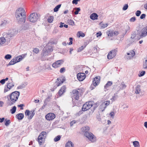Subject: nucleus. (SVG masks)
<instances>
[{
  "label": "nucleus",
  "mask_w": 147,
  "mask_h": 147,
  "mask_svg": "<svg viewBox=\"0 0 147 147\" xmlns=\"http://www.w3.org/2000/svg\"><path fill=\"white\" fill-rule=\"evenodd\" d=\"M6 40L5 37H1L0 38V46L2 45L6 42Z\"/></svg>",
  "instance_id": "nucleus-28"
},
{
  "label": "nucleus",
  "mask_w": 147,
  "mask_h": 147,
  "mask_svg": "<svg viewBox=\"0 0 147 147\" xmlns=\"http://www.w3.org/2000/svg\"><path fill=\"white\" fill-rule=\"evenodd\" d=\"M61 138V136L60 135H58L55 137L54 139V141L55 142H57L60 140Z\"/></svg>",
  "instance_id": "nucleus-40"
},
{
  "label": "nucleus",
  "mask_w": 147,
  "mask_h": 147,
  "mask_svg": "<svg viewBox=\"0 0 147 147\" xmlns=\"http://www.w3.org/2000/svg\"><path fill=\"white\" fill-rule=\"evenodd\" d=\"M133 145L134 147H139L140 144L139 142L138 141H134L133 142Z\"/></svg>",
  "instance_id": "nucleus-33"
},
{
  "label": "nucleus",
  "mask_w": 147,
  "mask_h": 147,
  "mask_svg": "<svg viewBox=\"0 0 147 147\" xmlns=\"http://www.w3.org/2000/svg\"><path fill=\"white\" fill-rule=\"evenodd\" d=\"M100 25L102 28L103 29L106 27L108 25V23H106L105 24H102V22H101L100 24Z\"/></svg>",
  "instance_id": "nucleus-38"
},
{
  "label": "nucleus",
  "mask_w": 147,
  "mask_h": 147,
  "mask_svg": "<svg viewBox=\"0 0 147 147\" xmlns=\"http://www.w3.org/2000/svg\"><path fill=\"white\" fill-rule=\"evenodd\" d=\"M18 32L17 31L16 29H13L10 31V32H8L10 35L12 37L14 36Z\"/></svg>",
  "instance_id": "nucleus-25"
},
{
  "label": "nucleus",
  "mask_w": 147,
  "mask_h": 147,
  "mask_svg": "<svg viewBox=\"0 0 147 147\" xmlns=\"http://www.w3.org/2000/svg\"><path fill=\"white\" fill-rule=\"evenodd\" d=\"M80 0H73L72 1V3L73 4H75L77 5L78 4V2L80 1Z\"/></svg>",
  "instance_id": "nucleus-57"
},
{
  "label": "nucleus",
  "mask_w": 147,
  "mask_h": 147,
  "mask_svg": "<svg viewBox=\"0 0 147 147\" xmlns=\"http://www.w3.org/2000/svg\"><path fill=\"white\" fill-rule=\"evenodd\" d=\"M141 12L140 10H137L136 13V15L137 16H139L140 15Z\"/></svg>",
  "instance_id": "nucleus-55"
},
{
  "label": "nucleus",
  "mask_w": 147,
  "mask_h": 147,
  "mask_svg": "<svg viewBox=\"0 0 147 147\" xmlns=\"http://www.w3.org/2000/svg\"><path fill=\"white\" fill-rule=\"evenodd\" d=\"M78 80L80 81L83 80L86 77V75L84 73H79L77 75Z\"/></svg>",
  "instance_id": "nucleus-14"
},
{
  "label": "nucleus",
  "mask_w": 147,
  "mask_h": 147,
  "mask_svg": "<svg viewBox=\"0 0 147 147\" xmlns=\"http://www.w3.org/2000/svg\"><path fill=\"white\" fill-rule=\"evenodd\" d=\"M7 86H8V87L10 88V89H11L12 87L14 86L13 82L12 81L11 82L7 83Z\"/></svg>",
  "instance_id": "nucleus-34"
},
{
  "label": "nucleus",
  "mask_w": 147,
  "mask_h": 147,
  "mask_svg": "<svg viewBox=\"0 0 147 147\" xmlns=\"http://www.w3.org/2000/svg\"><path fill=\"white\" fill-rule=\"evenodd\" d=\"M140 86L139 85H138L136 88V91L135 93L136 94H138L140 93V92L141 90L140 88Z\"/></svg>",
  "instance_id": "nucleus-30"
},
{
  "label": "nucleus",
  "mask_w": 147,
  "mask_h": 147,
  "mask_svg": "<svg viewBox=\"0 0 147 147\" xmlns=\"http://www.w3.org/2000/svg\"><path fill=\"white\" fill-rule=\"evenodd\" d=\"M82 131L84 132V136L88 140L92 142H94L96 141L95 138H94V135L91 132L89 131L90 128L88 126H86L82 128Z\"/></svg>",
  "instance_id": "nucleus-2"
},
{
  "label": "nucleus",
  "mask_w": 147,
  "mask_h": 147,
  "mask_svg": "<svg viewBox=\"0 0 147 147\" xmlns=\"http://www.w3.org/2000/svg\"><path fill=\"white\" fill-rule=\"evenodd\" d=\"M144 59L145 60L143 62V67L144 69H147V57Z\"/></svg>",
  "instance_id": "nucleus-26"
},
{
  "label": "nucleus",
  "mask_w": 147,
  "mask_h": 147,
  "mask_svg": "<svg viewBox=\"0 0 147 147\" xmlns=\"http://www.w3.org/2000/svg\"><path fill=\"white\" fill-rule=\"evenodd\" d=\"M23 16H19V17H16L17 22L19 23L22 24L24 23L26 21V15H23Z\"/></svg>",
  "instance_id": "nucleus-7"
},
{
  "label": "nucleus",
  "mask_w": 147,
  "mask_h": 147,
  "mask_svg": "<svg viewBox=\"0 0 147 147\" xmlns=\"http://www.w3.org/2000/svg\"><path fill=\"white\" fill-rule=\"evenodd\" d=\"M141 32V33L139 34L140 38L146 36L147 35V26L144 27Z\"/></svg>",
  "instance_id": "nucleus-9"
},
{
  "label": "nucleus",
  "mask_w": 147,
  "mask_h": 147,
  "mask_svg": "<svg viewBox=\"0 0 147 147\" xmlns=\"http://www.w3.org/2000/svg\"><path fill=\"white\" fill-rule=\"evenodd\" d=\"M12 57V56L10 54L6 55L5 57V58L6 59H10Z\"/></svg>",
  "instance_id": "nucleus-45"
},
{
  "label": "nucleus",
  "mask_w": 147,
  "mask_h": 147,
  "mask_svg": "<svg viewBox=\"0 0 147 147\" xmlns=\"http://www.w3.org/2000/svg\"><path fill=\"white\" fill-rule=\"evenodd\" d=\"M12 37L8 32L4 33L3 34V37H5L6 41H9L10 40V38Z\"/></svg>",
  "instance_id": "nucleus-18"
},
{
  "label": "nucleus",
  "mask_w": 147,
  "mask_h": 147,
  "mask_svg": "<svg viewBox=\"0 0 147 147\" xmlns=\"http://www.w3.org/2000/svg\"><path fill=\"white\" fill-rule=\"evenodd\" d=\"M30 23L28 22H26L24 25L22 26V30H26L30 29Z\"/></svg>",
  "instance_id": "nucleus-17"
},
{
  "label": "nucleus",
  "mask_w": 147,
  "mask_h": 147,
  "mask_svg": "<svg viewBox=\"0 0 147 147\" xmlns=\"http://www.w3.org/2000/svg\"><path fill=\"white\" fill-rule=\"evenodd\" d=\"M145 74V71H143L141 72L139 74H138V76L139 77H141L144 75Z\"/></svg>",
  "instance_id": "nucleus-51"
},
{
  "label": "nucleus",
  "mask_w": 147,
  "mask_h": 147,
  "mask_svg": "<svg viewBox=\"0 0 147 147\" xmlns=\"http://www.w3.org/2000/svg\"><path fill=\"white\" fill-rule=\"evenodd\" d=\"M136 18L135 17H133L130 19V21L131 22H134L136 20Z\"/></svg>",
  "instance_id": "nucleus-63"
},
{
  "label": "nucleus",
  "mask_w": 147,
  "mask_h": 147,
  "mask_svg": "<svg viewBox=\"0 0 147 147\" xmlns=\"http://www.w3.org/2000/svg\"><path fill=\"white\" fill-rule=\"evenodd\" d=\"M45 50L46 53L48 54H49L53 51V49L51 46H47Z\"/></svg>",
  "instance_id": "nucleus-21"
},
{
  "label": "nucleus",
  "mask_w": 147,
  "mask_h": 147,
  "mask_svg": "<svg viewBox=\"0 0 147 147\" xmlns=\"http://www.w3.org/2000/svg\"><path fill=\"white\" fill-rule=\"evenodd\" d=\"M7 24V21L6 20L2 21L0 23V26L1 27H4Z\"/></svg>",
  "instance_id": "nucleus-32"
},
{
  "label": "nucleus",
  "mask_w": 147,
  "mask_h": 147,
  "mask_svg": "<svg viewBox=\"0 0 147 147\" xmlns=\"http://www.w3.org/2000/svg\"><path fill=\"white\" fill-rule=\"evenodd\" d=\"M100 77L96 76L94 78L93 80V85L95 87L99 83L100 81Z\"/></svg>",
  "instance_id": "nucleus-15"
},
{
  "label": "nucleus",
  "mask_w": 147,
  "mask_h": 147,
  "mask_svg": "<svg viewBox=\"0 0 147 147\" xmlns=\"http://www.w3.org/2000/svg\"><path fill=\"white\" fill-rule=\"evenodd\" d=\"M35 110H32L30 111L28 110H26L25 112V114L26 116H28V119H31L35 115Z\"/></svg>",
  "instance_id": "nucleus-5"
},
{
  "label": "nucleus",
  "mask_w": 147,
  "mask_h": 147,
  "mask_svg": "<svg viewBox=\"0 0 147 147\" xmlns=\"http://www.w3.org/2000/svg\"><path fill=\"white\" fill-rule=\"evenodd\" d=\"M18 107H20V110H23V107L24 106V105L23 104H21L18 105Z\"/></svg>",
  "instance_id": "nucleus-61"
},
{
  "label": "nucleus",
  "mask_w": 147,
  "mask_h": 147,
  "mask_svg": "<svg viewBox=\"0 0 147 147\" xmlns=\"http://www.w3.org/2000/svg\"><path fill=\"white\" fill-rule=\"evenodd\" d=\"M48 54L47 53L45 50H43L42 51V55L43 57H45L47 56Z\"/></svg>",
  "instance_id": "nucleus-47"
},
{
  "label": "nucleus",
  "mask_w": 147,
  "mask_h": 147,
  "mask_svg": "<svg viewBox=\"0 0 147 147\" xmlns=\"http://www.w3.org/2000/svg\"><path fill=\"white\" fill-rule=\"evenodd\" d=\"M16 107L15 106L13 107L12 108L10 109V111L12 114H14L15 113L16 111Z\"/></svg>",
  "instance_id": "nucleus-39"
},
{
  "label": "nucleus",
  "mask_w": 147,
  "mask_h": 147,
  "mask_svg": "<svg viewBox=\"0 0 147 147\" xmlns=\"http://www.w3.org/2000/svg\"><path fill=\"white\" fill-rule=\"evenodd\" d=\"M61 4H59L56 6L54 9V11L55 12L57 11L61 7Z\"/></svg>",
  "instance_id": "nucleus-36"
},
{
  "label": "nucleus",
  "mask_w": 147,
  "mask_h": 147,
  "mask_svg": "<svg viewBox=\"0 0 147 147\" xmlns=\"http://www.w3.org/2000/svg\"><path fill=\"white\" fill-rule=\"evenodd\" d=\"M127 55L125 56V58L127 59H131L135 55V52L134 51L131 50L129 53H127Z\"/></svg>",
  "instance_id": "nucleus-12"
},
{
  "label": "nucleus",
  "mask_w": 147,
  "mask_h": 147,
  "mask_svg": "<svg viewBox=\"0 0 147 147\" xmlns=\"http://www.w3.org/2000/svg\"><path fill=\"white\" fill-rule=\"evenodd\" d=\"M78 33L79 34V37H80L81 36L82 37H84L85 36V34L83 33L82 32H78L77 34L78 35Z\"/></svg>",
  "instance_id": "nucleus-44"
},
{
  "label": "nucleus",
  "mask_w": 147,
  "mask_h": 147,
  "mask_svg": "<svg viewBox=\"0 0 147 147\" xmlns=\"http://www.w3.org/2000/svg\"><path fill=\"white\" fill-rule=\"evenodd\" d=\"M57 86H60L61 84L65 80V78H58L57 79Z\"/></svg>",
  "instance_id": "nucleus-19"
},
{
  "label": "nucleus",
  "mask_w": 147,
  "mask_h": 147,
  "mask_svg": "<svg viewBox=\"0 0 147 147\" xmlns=\"http://www.w3.org/2000/svg\"><path fill=\"white\" fill-rule=\"evenodd\" d=\"M65 67H63L62 68H61L60 70V72L61 73H63L65 72Z\"/></svg>",
  "instance_id": "nucleus-58"
},
{
  "label": "nucleus",
  "mask_w": 147,
  "mask_h": 147,
  "mask_svg": "<svg viewBox=\"0 0 147 147\" xmlns=\"http://www.w3.org/2000/svg\"><path fill=\"white\" fill-rule=\"evenodd\" d=\"M55 117L54 114L53 113H49L45 116L46 119L50 121L53 119Z\"/></svg>",
  "instance_id": "nucleus-13"
},
{
  "label": "nucleus",
  "mask_w": 147,
  "mask_h": 147,
  "mask_svg": "<svg viewBox=\"0 0 147 147\" xmlns=\"http://www.w3.org/2000/svg\"><path fill=\"white\" fill-rule=\"evenodd\" d=\"M65 147H74V144L71 141H68L66 143Z\"/></svg>",
  "instance_id": "nucleus-27"
},
{
  "label": "nucleus",
  "mask_w": 147,
  "mask_h": 147,
  "mask_svg": "<svg viewBox=\"0 0 147 147\" xmlns=\"http://www.w3.org/2000/svg\"><path fill=\"white\" fill-rule=\"evenodd\" d=\"M121 87L120 88L121 89H124L127 86L124 84V83L123 82H122L120 86Z\"/></svg>",
  "instance_id": "nucleus-41"
},
{
  "label": "nucleus",
  "mask_w": 147,
  "mask_h": 147,
  "mask_svg": "<svg viewBox=\"0 0 147 147\" xmlns=\"http://www.w3.org/2000/svg\"><path fill=\"white\" fill-rule=\"evenodd\" d=\"M85 47H83V46H81V47H80L78 50V52H80L81 51H82V50H83V49H84V48Z\"/></svg>",
  "instance_id": "nucleus-60"
},
{
  "label": "nucleus",
  "mask_w": 147,
  "mask_h": 147,
  "mask_svg": "<svg viewBox=\"0 0 147 147\" xmlns=\"http://www.w3.org/2000/svg\"><path fill=\"white\" fill-rule=\"evenodd\" d=\"M32 51L34 53L36 54L39 52V50L37 48H35L33 49Z\"/></svg>",
  "instance_id": "nucleus-43"
},
{
  "label": "nucleus",
  "mask_w": 147,
  "mask_h": 147,
  "mask_svg": "<svg viewBox=\"0 0 147 147\" xmlns=\"http://www.w3.org/2000/svg\"><path fill=\"white\" fill-rule=\"evenodd\" d=\"M93 105L92 104L91 102H86L83 105L82 109L83 111H85L88 110Z\"/></svg>",
  "instance_id": "nucleus-6"
},
{
  "label": "nucleus",
  "mask_w": 147,
  "mask_h": 147,
  "mask_svg": "<svg viewBox=\"0 0 147 147\" xmlns=\"http://www.w3.org/2000/svg\"><path fill=\"white\" fill-rule=\"evenodd\" d=\"M20 92L15 91L7 96V104L8 106L13 105L17 101L20 95Z\"/></svg>",
  "instance_id": "nucleus-1"
},
{
  "label": "nucleus",
  "mask_w": 147,
  "mask_h": 147,
  "mask_svg": "<svg viewBox=\"0 0 147 147\" xmlns=\"http://www.w3.org/2000/svg\"><path fill=\"white\" fill-rule=\"evenodd\" d=\"M53 16H50L48 19V21L49 23H51L52 22L53 20Z\"/></svg>",
  "instance_id": "nucleus-54"
},
{
  "label": "nucleus",
  "mask_w": 147,
  "mask_h": 147,
  "mask_svg": "<svg viewBox=\"0 0 147 147\" xmlns=\"http://www.w3.org/2000/svg\"><path fill=\"white\" fill-rule=\"evenodd\" d=\"M128 7V5L127 4H125L124 5L122 9L123 10L125 11L127 10Z\"/></svg>",
  "instance_id": "nucleus-50"
},
{
  "label": "nucleus",
  "mask_w": 147,
  "mask_h": 147,
  "mask_svg": "<svg viewBox=\"0 0 147 147\" xmlns=\"http://www.w3.org/2000/svg\"><path fill=\"white\" fill-rule=\"evenodd\" d=\"M136 32H133L132 34L131 38L132 39L136 37Z\"/></svg>",
  "instance_id": "nucleus-52"
},
{
  "label": "nucleus",
  "mask_w": 147,
  "mask_h": 147,
  "mask_svg": "<svg viewBox=\"0 0 147 147\" xmlns=\"http://www.w3.org/2000/svg\"><path fill=\"white\" fill-rule=\"evenodd\" d=\"M16 60L14 58H13L9 63L7 65H12L16 63Z\"/></svg>",
  "instance_id": "nucleus-29"
},
{
  "label": "nucleus",
  "mask_w": 147,
  "mask_h": 147,
  "mask_svg": "<svg viewBox=\"0 0 147 147\" xmlns=\"http://www.w3.org/2000/svg\"><path fill=\"white\" fill-rule=\"evenodd\" d=\"M11 89H10V88L8 87V86H7V87H5V89H4V92L5 93L9 90H10Z\"/></svg>",
  "instance_id": "nucleus-53"
},
{
  "label": "nucleus",
  "mask_w": 147,
  "mask_h": 147,
  "mask_svg": "<svg viewBox=\"0 0 147 147\" xmlns=\"http://www.w3.org/2000/svg\"><path fill=\"white\" fill-rule=\"evenodd\" d=\"M25 55H22L18 56L15 58H14V59H16V63L20 62L22 59L24 57Z\"/></svg>",
  "instance_id": "nucleus-23"
},
{
  "label": "nucleus",
  "mask_w": 147,
  "mask_h": 147,
  "mask_svg": "<svg viewBox=\"0 0 147 147\" xmlns=\"http://www.w3.org/2000/svg\"><path fill=\"white\" fill-rule=\"evenodd\" d=\"M98 16V15L96 13H93L90 15V17L92 20H94L97 19Z\"/></svg>",
  "instance_id": "nucleus-22"
},
{
  "label": "nucleus",
  "mask_w": 147,
  "mask_h": 147,
  "mask_svg": "<svg viewBox=\"0 0 147 147\" xmlns=\"http://www.w3.org/2000/svg\"><path fill=\"white\" fill-rule=\"evenodd\" d=\"M44 138L40 136V135L38 136V140H43V139Z\"/></svg>",
  "instance_id": "nucleus-64"
},
{
  "label": "nucleus",
  "mask_w": 147,
  "mask_h": 147,
  "mask_svg": "<svg viewBox=\"0 0 147 147\" xmlns=\"http://www.w3.org/2000/svg\"><path fill=\"white\" fill-rule=\"evenodd\" d=\"M117 51L116 49L111 50L108 54L107 58L109 59H112L116 56Z\"/></svg>",
  "instance_id": "nucleus-8"
},
{
  "label": "nucleus",
  "mask_w": 147,
  "mask_h": 147,
  "mask_svg": "<svg viewBox=\"0 0 147 147\" xmlns=\"http://www.w3.org/2000/svg\"><path fill=\"white\" fill-rule=\"evenodd\" d=\"M66 88L65 86H63L58 92V94L59 95H61L64 93L66 90Z\"/></svg>",
  "instance_id": "nucleus-20"
},
{
  "label": "nucleus",
  "mask_w": 147,
  "mask_h": 147,
  "mask_svg": "<svg viewBox=\"0 0 147 147\" xmlns=\"http://www.w3.org/2000/svg\"><path fill=\"white\" fill-rule=\"evenodd\" d=\"M4 122H5V125L7 126L11 123V121L10 120H7V119H5V120Z\"/></svg>",
  "instance_id": "nucleus-35"
},
{
  "label": "nucleus",
  "mask_w": 147,
  "mask_h": 147,
  "mask_svg": "<svg viewBox=\"0 0 147 147\" xmlns=\"http://www.w3.org/2000/svg\"><path fill=\"white\" fill-rule=\"evenodd\" d=\"M113 31H109V33L108 34V36H113Z\"/></svg>",
  "instance_id": "nucleus-62"
},
{
  "label": "nucleus",
  "mask_w": 147,
  "mask_h": 147,
  "mask_svg": "<svg viewBox=\"0 0 147 147\" xmlns=\"http://www.w3.org/2000/svg\"><path fill=\"white\" fill-rule=\"evenodd\" d=\"M68 22L69 25L73 26L74 24V22L72 20H68Z\"/></svg>",
  "instance_id": "nucleus-48"
},
{
  "label": "nucleus",
  "mask_w": 147,
  "mask_h": 147,
  "mask_svg": "<svg viewBox=\"0 0 147 147\" xmlns=\"http://www.w3.org/2000/svg\"><path fill=\"white\" fill-rule=\"evenodd\" d=\"M74 9L75 10L74 12V14L75 15H77L78 14L79 11H80V9L79 7H75L74 8Z\"/></svg>",
  "instance_id": "nucleus-37"
},
{
  "label": "nucleus",
  "mask_w": 147,
  "mask_h": 147,
  "mask_svg": "<svg viewBox=\"0 0 147 147\" xmlns=\"http://www.w3.org/2000/svg\"><path fill=\"white\" fill-rule=\"evenodd\" d=\"M47 134L46 132L45 131H42L40 134V135L41 136L43 137L44 138H45Z\"/></svg>",
  "instance_id": "nucleus-42"
},
{
  "label": "nucleus",
  "mask_w": 147,
  "mask_h": 147,
  "mask_svg": "<svg viewBox=\"0 0 147 147\" xmlns=\"http://www.w3.org/2000/svg\"><path fill=\"white\" fill-rule=\"evenodd\" d=\"M113 84V82L111 81H108L105 86L104 88L105 89H107L109 86H111Z\"/></svg>",
  "instance_id": "nucleus-31"
},
{
  "label": "nucleus",
  "mask_w": 147,
  "mask_h": 147,
  "mask_svg": "<svg viewBox=\"0 0 147 147\" xmlns=\"http://www.w3.org/2000/svg\"><path fill=\"white\" fill-rule=\"evenodd\" d=\"M26 15V12L24 9L22 7H20L17 9L16 12L15 16L17 17H19L18 16H23V15Z\"/></svg>",
  "instance_id": "nucleus-4"
},
{
  "label": "nucleus",
  "mask_w": 147,
  "mask_h": 147,
  "mask_svg": "<svg viewBox=\"0 0 147 147\" xmlns=\"http://www.w3.org/2000/svg\"><path fill=\"white\" fill-rule=\"evenodd\" d=\"M123 109L125 111L128 108V106L124 104L123 105Z\"/></svg>",
  "instance_id": "nucleus-59"
},
{
  "label": "nucleus",
  "mask_w": 147,
  "mask_h": 147,
  "mask_svg": "<svg viewBox=\"0 0 147 147\" xmlns=\"http://www.w3.org/2000/svg\"><path fill=\"white\" fill-rule=\"evenodd\" d=\"M24 117V115L23 113H20L17 114L16 115V118L18 120H21Z\"/></svg>",
  "instance_id": "nucleus-24"
},
{
  "label": "nucleus",
  "mask_w": 147,
  "mask_h": 147,
  "mask_svg": "<svg viewBox=\"0 0 147 147\" xmlns=\"http://www.w3.org/2000/svg\"><path fill=\"white\" fill-rule=\"evenodd\" d=\"M63 60L57 61L53 64L52 67L55 68L59 67L63 63Z\"/></svg>",
  "instance_id": "nucleus-11"
},
{
  "label": "nucleus",
  "mask_w": 147,
  "mask_h": 147,
  "mask_svg": "<svg viewBox=\"0 0 147 147\" xmlns=\"http://www.w3.org/2000/svg\"><path fill=\"white\" fill-rule=\"evenodd\" d=\"M110 104V101L109 100H107L105 101V102H102L100 105L101 107H103V109H101V111L102 112L104 111L105 109ZM100 108L102 109V108L101 107Z\"/></svg>",
  "instance_id": "nucleus-16"
},
{
  "label": "nucleus",
  "mask_w": 147,
  "mask_h": 147,
  "mask_svg": "<svg viewBox=\"0 0 147 147\" xmlns=\"http://www.w3.org/2000/svg\"><path fill=\"white\" fill-rule=\"evenodd\" d=\"M109 115L111 116V117L112 118H114V117L115 116V113L113 111H112L109 113Z\"/></svg>",
  "instance_id": "nucleus-56"
},
{
  "label": "nucleus",
  "mask_w": 147,
  "mask_h": 147,
  "mask_svg": "<svg viewBox=\"0 0 147 147\" xmlns=\"http://www.w3.org/2000/svg\"><path fill=\"white\" fill-rule=\"evenodd\" d=\"M99 105V102H97L94 104L93 105L94 109L95 110Z\"/></svg>",
  "instance_id": "nucleus-49"
},
{
  "label": "nucleus",
  "mask_w": 147,
  "mask_h": 147,
  "mask_svg": "<svg viewBox=\"0 0 147 147\" xmlns=\"http://www.w3.org/2000/svg\"><path fill=\"white\" fill-rule=\"evenodd\" d=\"M51 98L50 96H48L47 98H46L45 100H44V102H45L47 104V102L50 101Z\"/></svg>",
  "instance_id": "nucleus-46"
},
{
  "label": "nucleus",
  "mask_w": 147,
  "mask_h": 147,
  "mask_svg": "<svg viewBox=\"0 0 147 147\" xmlns=\"http://www.w3.org/2000/svg\"><path fill=\"white\" fill-rule=\"evenodd\" d=\"M39 17V14L36 13H33L30 14L28 19L30 22L34 23L37 21Z\"/></svg>",
  "instance_id": "nucleus-3"
},
{
  "label": "nucleus",
  "mask_w": 147,
  "mask_h": 147,
  "mask_svg": "<svg viewBox=\"0 0 147 147\" xmlns=\"http://www.w3.org/2000/svg\"><path fill=\"white\" fill-rule=\"evenodd\" d=\"M72 97L73 98H74L76 100H78L79 98L80 95H81L80 94V92L77 90H73L72 92Z\"/></svg>",
  "instance_id": "nucleus-10"
}]
</instances>
